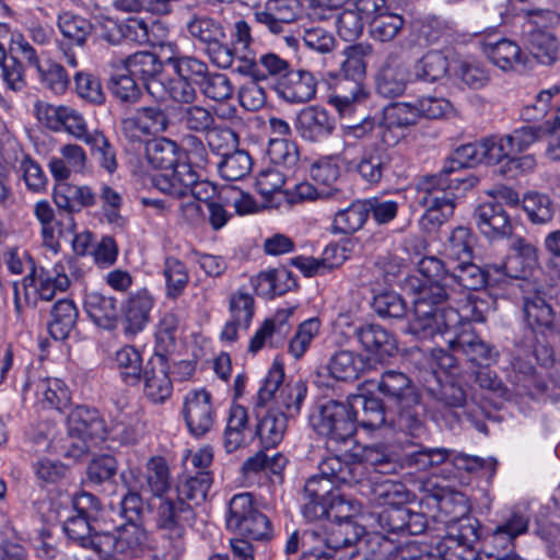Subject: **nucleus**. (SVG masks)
<instances>
[{
    "label": "nucleus",
    "instance_id": "1",
    "mask_svg": "<svg viewBox=\"0 0 560 560\" xmlns=\"http://www.w3.org/2000/svg\"><path fill=\"white\" fill-rule=\"evenodd\" d=\"M319 474L308 478L304 485L302 514L308 521H316L328 514L329 503L338 493L336 486H354L364 478V466L353 455H331L322 459Z\"/></svg>",
    "mask_w": 560,
    "mask_h": 560
},
{
    "label": "nucleus",
    "instance_id": "2",
    "mask_svg": "<svg viewBox=\"0 0 560 560\" xmlns=\"http://www.w3.org/2000/svg\"><path fill=\"white\" fill-rule=\"evenodd\" d=\"M418 271L430 283L419 288L413 300V319L409 323L408 330L419 339H430L433 331L439 329L433 311L450 299L448 277L452 269L444 261L434 256H425L418 261Z\"/></svg>",
    "mask_w": 560,
    "mask_h": 560
},
{
    "label": "nucleus",
    "instance_id": "3",
    "mask_svg": "<svg viewBox=\"0 0 560 560\" xmlns=\"http://www.w3.org/2000/svg\"><path fill=\"white\" fill-rule=\"evenodd\" d=\"M472 185V180L464 177L425 176L420 184L424 192L422 203L427 207L422 217L424 228L434 230L447 221L454 213L457 192Z\"/></svg>",
    "mask_w": 560,
    "mask_h": 560
},
{
    "label": "nucleus",
    "instance_id": "4",
    "mask_svg": "<svg viewBox=\"0 0 560 560\" xmlns=\"http://www.w3.org/2000/svg\"><path fill=\"white\" fill-rule=\"evenodd\" d=\"M313 430L326 438V448L337 451L347 445L357 432V411L347 401L327 400L319 404L310 417Z\"/></svg>",
    "mask_w": 560,
    "mask_h": 560
},
{
    "label": "nucleus",
    "instance_id": "5",
    "mask_svg": "<svg viewBox=\"0 0 560 560\" xmlns=\"http://www.w3.org/2000/svg\"><path fill=\"white\" fill-rule=\"evenodd\" d=\"M283 380L284 371L282 365L273 363L258 390L257 404L264 406L272 399L275 404L272 410L281 411L290 419L300 413L301 406L307 394V386L302 380L282 384Z\"/></svg>",
    "mask_w": 560,
    "mask_h": 560
},
{
    "label": "nucleus",
    "instance_id": "6",
    "mask_svg": "<svg viewBox=\"0 0 560 560\" xmlns=\"http://www.w3.org/2000/svg\"><path fill=\"white\" fill-rule=\"evenodd\" d=\"M195 518L191 503L160 498L155 506V525L163 534V538L170 544L168 553L173 560H177L185 551L186 528Z\"/></svg>",
    "mask_w": 560,
    "mask_h": 560
},
{
    "label": "nucleus",
    "instance_id": "7",
    "mask_svg": "<svg viewBox=\"0 0 560 560\" xmlns=\"http://www.w3.org/2000/svg\"><path fill=\"white\" fill-rule=\"evenodd\" d=\"M190 37L203 46V50L217 67L229 69L234 51L226 43L225 27L221 21L207 15H192L186 23Z\"/></svg>",
    "mask_w": 560,
    "mask_h": 560
},
{
    "label": "nucleus",
    "instance_id": "8",
    "mask_svg": "<svg viewBox=\"0 0 560 560\" xmlns=\"http://www.w3.org/2000/svg\"><path fill=\"white\" fill-rule=\"evenodd\" d=\"M225 523L229 530L253 540L265 539L270 533V522L257 509L250 492L237 493L232 497Z\"/></svg>",
    "mask_w": 560,
    "mask_h": 560
},
{
    "label": "nucleus",
    "instance_id": "9",
    "mask_svg": "<svg viewBox=\"0 0 560 560\" xmlns=\"http://www.w3.org/2000/svg\"><path fill=\"white\" fill-rule=\"evenodd\" d=\"M479 539L480 523L478 520L465 516L452 522L443 542L446 560L476 559L475 545Z\"/></svg>",
    "mask_w": 560,
    "mask_h": 560
},
{
    "label": "nucleus",
    "instance_id": "10",
    "mask_svg": "<svg viewBox=\"0 0 560 560\" xmlns=\"http://www.w3.org/2000/svg\"><path fill=\"white\" fill-rule=\"evenodd\" d=\"M121 63L122 70L138 78L154 100H165L163 63L155 54L138 51L122 59Z\"/></svg>",
    "mask_w": 560,
    "mask_h": 560
},
{
    "label": "nucleus",
    "instance_id": "11",
    "mask_svg": "<svg viewBox=\"0 0 560 560\" xmlns=\"http://www.w3.org/2000/svg\"><path fill=\"white\" fill-rule=\"evenodd\" d=\"M302 14L300 0H267L264 7L253 12L255 21L275 35L283 34Z\"/></svg>",
    "mask_w": 560,
    "mask_h": 560
},
{
    "label": "nucleus",
    "instance_id": "12",
    "mask_svg": "<svg viewBox=\"0 0 560 560\" xmlns=\"http://www.w3.org/2000/svg\"><path fill=\"white\" fill-rule=\"evenodd\" d=\"M57 27L63 37L58 47L65 57V61L71 68H77L78 59L72 46L83 47L93 31V25L88 19L66 11L58 14Z\"/></svg>",
    "mask_w": 560,
    "mask_h": 560
},
{
    "label": "nucleus",
    "instance_id": "13",
    "mask_svg": "<svg viewBox=\"0 0 560 560\" xmlns=\"http://www.w3.org/2000/svg\"><path fill=\"white\" fill-rule=\"evenodd\" d=\"M104 537L108 548L102 547L98 560H107L115 552L137 557L148 547V533L139 522H127L115 532L105 530Z\"/></svg>",
    "mask_w": 560,
    "mask_h": 560
},
{
    "label": "nucleus",
    "instance_id": "14",
    "mask_svg": "<svg viewBox=\"0 0 560 560\" xmlns=\"http://www.w3.org/2000/svg\"><path fill=\"white\" fill-rule=\"evenodd\" d=\"M446 302L433 311L432 319L436 322L439 329L434 330L430 338L435 335H451L463 329V326H471L470 322L482 323L486 316L482 310L483 301L468 300L460 311L446 306Z\"/></svg>",
    "mask_w": 560,
    "mask_h": 560
},
{
    "label": "nucleus",
    "instance_id": "15",
    "mask_svg": "<svg viewBox=\"0 0 560 560\" xmlns=\"http://www.w3.org/2000/svg\"><path fill=\"white\" fill-rule=\"evenodd\" d=\"M183 416L192 435L202 436L209 432L215 419L211 394L206 389L190 390L184 400Z\"/></svg>",
    "mask_w": 560,
    "mask_h": 560
},
{
    "label": "nucleus",
    "instance_id": "16",
    "mask_svg": "<svg viewBox=\"0 0 560 560\" xmlns=\"http://www.w3.org/2000/svg\"><path fill=\"white\" fill-rule=\"evenodd\" d=\"M316 532V548L323 547L331 556L343 549L353 547L365 534V528L354 521L332 522L314 527Z\"/></svg>",
    "mask_w": 560,
    "mask_h": 560
},
{
    "label": "nucleus",
    "instance_id": "17",
    "mask_svg": "<svg viewBox=\"0 0 560 560\" xmlns=\"http://www.w3.org/2000/svg\"><path fill=\"white\" fill-rule=\"evenodd\" d=\"M409 69L396 52H389L375 74V90L384 97L404 94L409 82Z\"/></svg>",
    "mask_w": 560,
    "mask_h": 560
},
{
    "label": "nucleus",
    "instance_id": "18",
    "mask_svg": "<svg viewBox=\"0 0 560 560\" xmlns=\"http://www.w3.org/2000/svg\"><path fill=\"white\" fill-rule=\"evenodd\" d=\"M315 75L304 69H291L285 75L280 77L275 85L279 97L291 104H301L312 101L317 91Z\"/></svg>",
    "mask_w": 560,
    "mask_h": 560
},
{
    "label": "nucleus",
    "instance_id": "19",
    "mask_svg": "<svg viewBox=\"0 0 560 560\" xmlns=\"http://www.w3.org/2000/svg\"><path fill=\"white\" fill-rule=\"evenodd\" d=\"M451 335L445 339L446 343L453 351H460L468 361L489 365L495 360L497 352L493 347L477 335L471 326L464 325L462 330Z\"/></svg>",
    "mask_w": 560,
    "mask_h": 560
},
{
    "label": "nucleus",
    "instance_id": "20",
    "mask_svg": "<svg viewBox=\"0 0 560 560\" xmlns=\"http://www.w3.org/2000/svg\"><path fill=\"white\" fill-rule=\"evenodd\" d=\"M92 521L74 513L63 521L62 530L72 544L94 552L100 558L102 547L108 548V540L104 537L105 530H96Z\"/></svg>",
    "mask_w": 560,
    "mask_h": 560
},
{
    "label": "nucleus",
    "instance_id": "21",
    "mask_svg": "<svg viewBox=\"0 0 560 560\" xmlns=\"http://www.w3.org/2000/svg\"><path fill=\"white\" fill-rule=\"evenodd\" d=\"M474 221L479 232L490 240L503 238L512 232L510 215L498 200L479 205L474 211Z\"/></svg>",
    "mask_w": 560,
    "mask_h": 560
},
{
    "label": "nucleus",
    "instance_id": "22",
    "mask_svg": "<svg viewBox=\"0 0 560 560\" xmlns=\"http://www.w3.org/2000/svg\"><path fill=\"white\" fill-rule=\"evenodd\" d=\"M36 113L38 119L45 120L50 128L63 127L67 132L83 142L91 136L92 131H89L84 118L70 107L37 104Z\"/></svg>",
    "mask_w": 560,
    "mask_h": 560
},
{
    "label": "nucleus",
    "instance_id": "23",
    "mask_svg": "<svg viewBox=\"0 0 560 560\" xmlns=\"http://www.w3.org/2000/svg\"><path fill=\"white\" fill-rule=\"evenodd\" d=\"M68 433L96 444L106 439L107 428L96 409L77 406L68 415Z\"/></svg>",
    "mask_w": 560,
    "mask_h": 560
},
{
    "label": "nucleus",
    "instance_id": "24",
    "mask_svg": "<svg viewBox=\"0 0 560 560\" xmlns=\"http://www.w3.org/2000/svg\"><path fill=\"white\" fill-rule=\"evenodd\" d=\"M54 201L59 210L68 213L67 229L74 228V212H80L83 208L93 207L96 203V196L89 186H77L68 183H60L54 189Z\"/></svg>",
    "mask_w": 560,
    "mask_h": 560
},
{
    "label": "nucleus",
    "instance_id": "25",
    "mask_svg": "<svg viewBox=\"0 0 560 560\" xmlns=\"http://www.w3.org/2000/svg\"><path fill=\"white\" fill-rule=\"evenodd\" d=\"M141 380L143 381V394L151 402L163 404L171 397L173 383L162 355L147 362Z\"/></svg>",
    "mask_w": 560,
    "mask_h": 560
},
{
    "label": "nucleus",
    "instance_id": "26",
    "mask_svg": "<svg viewBox=\"0 0 560 560\" xmlns=\"http://www.w3.org/2000/svg\"><path fill=\"white\" fill-rule=\"evenodd\" d=\"M153 303V298L147 290L137 291L127 299L121 308L122 330L127 337H133L144 329L150 320Z\"/></svg>",
    "mask_w": 560,
    "mask_h": 560
},
{
    "label": "nucleus",
    "instance_id": "27",
    "mask_svg": "<svg viewBox=\"0 0 560 560\" xmlns=\"http://www.w3.org/2000/svg\"><path fill=\"white\" fill-rule=\"evenodd\" d=\"M296 130L303 139L317 142L332 133L335 130V118L322 107L308 106L299 113Z\"/></svg>",
    "mask_w": 560,
    "mask_h": 560
},
{
    "label": "nucleus",
    "instance_id": "28",
    "mask_svg": "<svg viewBox=\"0 0 560 560\" xmlns=\"http://www.w3.org/2000/svg\"><path fill=\"white\" fill-rule=\"evenodd\" d=\"M199 175L190 164L178 163L170 172H160L151 177L152 185L160 191L173 197H185L196 184Z\"/></svg>",
    "mask_w": 560,
    "mask_h": 560
},
{
    "label": "nucleus",
    "instance_id": "29",
    "mask_svg": "<svg viewBox=\"0 0 560 560\" xmlns=\"http://www.w3.org/2000/svg\"><path fill=\"white\" fill-rule=\"evenodd\" d=\"M395 417L389 419V428L401 431L410 436H420L424 432L425 408L421 396L416 395L413 399H407L394 405Z\"/></svg>",
    "mask_w": 560,
    "mask_h": 560
},
{
    "label": "nucleus",
    "instance_id": "30",
    "mask_svg": "<svg viewBox=\"0 0 560 560\" xmlns=\"http://www.w3.org/2000/svg\"><path fill=\"white\" fill-rule=\"evenodd\" d=\"M353 335L364 351L383 359L397 350L394 336L378 324H362L354 327Z\"/></svg>",
    "mask_w": 560,
    "mask_h": 560
},
{
    "label": "nucleus",
    "instance_id": "31",
    "mask_svg": "<svg viewBox=\"0 0 560 560\" xmlns=\"http://www.w3.org/2000/svg\"><path fill=\"white\" fill-rule=\"evenodd\" d=\"M394 160L393 151L384 147L372 145L364 150L357 171L366 183L377 184L392 171Z\"/></svg>",
    "mask_w": 560,
    "mask_h": 560
},
{
    "label": "nucleus",
    "instance_id": "32",
    "mask_svg": "<svg viewBox=\"0 0 560 560\" xmlns=\"http://www.w3.org/2000/svg\"><path fill=\"white\" fill-rule=\"evenodd\" d=\"M351 409L357 411V423L366 430L389 428V417L382 399L375 396L354 395L349 398Z\"/></svg>",
    "mask_w": 560,
    "mask_h": 560
},
{
    "label": "nucleus",
    "instance_id": "33",
    "mask_svg": "<svg viewBox=\"0 0 560 560\" xmlns=\"http://www.w3.org/2000/svg\"><path fill=\"white\" fill-rule=\"evenodd\" d=\"M523 314L527 326L533 331H551L555 327L553 308L540 291L523 298Z\"/></svg>",
    "mask_w": 560,
    "mask_h": 560
},
{
    "label": "nucleus",
    "instance_id": "34",
    "mask_svg": "<svg viewBox=\"0 0 560 560\" xmlns=\"http://www.w3.org/2000/svg\"><path fill=\"white\" fill-rule=\"evenodd\" d=\"M242 61L244 66L240 67V71L257 79H266L267 77L279 79L291 70L290 62L275 52H266L257 58L253 51H248V54L242 56Z\"/></svg>",
    "mask_w": 560,
    "mask_h": 560
},
{
    "label": "nucleus",
    "instance_id": "35",
    "mask_svg": "<svg viewBox=\"0 0 560 560\" xmlns=\"http://www.w3.org/2000/svg\"><path fill=\"white\" fill-rule=\"evenodd\" d=\"M84 310L93 323L101 328L113 329L118 322L117 300L104 293L97 291L86 293Z\"/></svg>",
    "mask_w": 560,
    "mask_h": 560
},
{
    "label": "nucleus",
    "instance_id": "36",
    "mask_svg": "<svg viewBox=\"0 0 560 560\" xmlns=\"http://www.w3.org/2000/svg\"><path fill=\"white\" fill-rule=\"evenodd\" d=\"M167 114L160 106H143L122 120L125 130H138L143 135H156L167 129Z\"/></svg>",
    "mask_w": 560,
    "mask_h": 560
},
{
    "label": "nucleus",
    "instance_id": "37",
    "mask_svg": "<svg viewBox=\"0 0 560 560\" xmlns=\"http://www.w3.org/2000/svg\"><path fill=\"white\" fill-rule=\"evenodd\" d=\"M526 43L533 57L541 65L551 66L558 60L560 44L552 32L534 27L526 33Z\"/></svg>",
    "mask_w": 560,
    "mask_h": 560
},
{
    "label": "nucleus",
    "instance_id": "38",
    "mask_svg": "<svg viewBox=\"0 0 560 560\" xmlns=\"http://www.w3.org/2000/svg\"><path fill=\"white\" fill-rule=\"evenodd\" d=\"M377 389L393 405L407 399L412 400L413 396L419 395L411 380L405 373L394 370H388L382 374L377 382Z\"/></svg>",
    "mask_w": 560,
    "mask_h": 560
},
{
    "label": "nucleus",
    "instance_id": "39",
    "mask_svg": "<svg viewBox=\"0 0 560 560\" xmlns=\"http://www.w3.org/2000/svg\"><path fill=\"white\" fill-rule=\"evenodd\" d=\"M482 51L493 65L504 71L525 65L518 45L506 38H501L494 43H482Z\"/></svg>",
    "mask_w": 560,
    "mask_h": 560
},
{
    "label": "nucleus",
    "instance_id": "40",
    "mask_svg": "<svg viewBox=\"0 0 560 560\" xmlns=\"http://www.w3.org/2000/svg\"><path fill=\"white\" fill-rule=\"evenodd\" d=\"M482 140L479 142L467 143L457 148L453 154L445 161L440 173L435 176L444 178L460 177L458 172L462 168L471 167L483 163Z\"/></svg>",
    "mask_w": 560,
    "mask_h": 560
},
{
    "label": "nucleus",
    "instance_id": "41",
    "mask_svg": "<svg viewBox=\"0 0 560 560\" xmlns=\"http://www.w3.org/2000/svg\"><path fill=\"white\" fill-rule=\"evenodd\" d=\"M212 481V476L208 470L186 476L176 486L177 499L185 503H191V508L200 505L206 501Z\"/></svg>",
    "mask_w": 560,
    "mask_h": 560
},
{
    "label": "nucleus",
    "instance_id": "42",
    "mask_svg": "<svg viewBox=\"0 0 560 560\" xmlns=\"http://www.w3.org/2000/svg\"><path fill=\"white\" fill-rule=\"evenodd\" d=\"M365 359L353 351L340 350L335 352L328 362L329 374L337 381H354L363 372Z\"/></svg>",
    "mask_w": 560,
    "mask_h": 560
},
{
    "label": "nucleus",
    "instance_id": "43",
    "mask_svg": "<svg viewBox=\"0 0 560 560\" xmlns=\"http://www.w3.org/2000/svg\"><path fill=\"white\" fill-rule=\"evenodd\" d=\"M368 208L364 199L352 201L347 208L339 209L334 217L331 232L334 234H353L361 230L368 221Z\"/></svg>",
    "mask_w": 560,
    "mask_h": 560
},
{
    "label": "nucleus",
    "instance_id": "44",
    "mask_svg": "<svg viewBox=\"0 0 560 560\" xmlns=\"http://www.w3.org/2000/svg\"><path fill=\"white\" fill-rule=\"evenodd\" d=\"M139 492L162 498L171 487L170 469L165 458L151 457L145 466L144 481L139 483Z\"/></svg>",
    "mask_w": 560,
    "mask_h": 560
},
{
    "label": "nucleus",
    "instance_id": "45",
    "mask_svg": "<svg viewBox=\"0 0 560 560\" xmlns=\"http://www.w3.org/2000/svg\"><path fill=\"white\" fill-rule=\"evenodd\" d=\"M448 281L451 282L450 296L453 292L462 289L477 291L487 285L483 268L470 260H463L454 266L452 268V277H448Z\"/></svg>",
    "mask_w": 560,
    "mask_h": 560
},
{
    "label": "nucleus",
    "instance_id": "46",
    "mask_svg": "<svg viewBox=\"0 0 560 560\" xmlns=\"http://www.w3.org/2000/svg\"><path fill=\"white\" fill-rule=\"evenodd\" d=\"M78 310L71 300L62 299L55 303L51 310V320L48 328L56 340L66 339L75 326Z\"/></svg>",
    "mask_w": 560,
    "mask_h": 560
},
{
    "label": "nucleus",
    "instance_id": "47",
    "mask_svg": "<svg viewBox=\"0 0 560 560\" xmlns=\"http://www.w3.org/2000/svg\"><path fill=\"white\" fill-rule=\"evenodd\" d=\"M289 418L281 411L270 409L257 423L256 434L266 447L277 446L287 431Z\"/></svg>",
    "mask_w": 560,
    "mask_h": 560
},
{
    "label": "nucleus",
    "instance_id": "48",
    "mask_svg": "<svg viewBox=\"0 0 560 560\" xmlns=\"http://www.w3.org/2000/svg\"><path fill=\"white\" fill-rule=\"evenodd\" d=\"M364 466V478L359 485H363L366 475V465L374 468V470L382 475L395 474L398 464L387 446L381 444L370 445L363 448L362 455L359 457L353 454Z\"/></svg>",
    "mask_w": 560,
    "mask_h": 560
},
{
    "label": "nucleus",
    "instance_id": "49",
    "mask_svg": "<svg viewBox=\"0 0 560 560\" xmlns=\"http://www.w3.org/2000/svg\"><path fill=\"white\" fill-rule=\"evenodd\" d=\"M292 284H294V280L284 269L264 271L252 279V285L256 293L269 298L285 293Z\"/></svg>",
    "mask_w": 560,
    "mask_h": 560
},
{
    "label": "nucleus",
    "instance_id": "50",
    "mask_svg": "<svg viewBox=\"0 0 560 560\" xmlns=\"http://www.w3.org/2000/svg\"><path fill=\"white\" fill-rule=\"evenodd\" d=\"M253 167V160L249 153L243 149L235 148L218 163V171L226 180H240L246 177Z\"/></svg>",
    "mask_w": 560,
    "mask_h": 560
},
{
    "label": "nucleus",
    "instance_id": "51",
    "mask_svg": "<svg viewBox=\"0 0 560 560\" xmlns=\"http://www.w3.org/2000/svg\"><path fill=\"white\" fill-rule=\"evenodd\" d=\"M522 208L533 224H546L555 215V206L550 197L538 191L526 192L522 200Z\"/></svg>",
    "mask_w": 560,
    "mask_h": 560
},
{
    "label": "nucleus",
    "instance_id": "52",
    "mask_svg": "<svg viewBox=\"0 0 560 560\" xmlns=\"http://www.w3.org/2000/svg\"><path fill=\"white\" fill-rule=\"evenodd\" d=\"M149 163L161 172H170L178 164V147L170 139H159L147 145Z\"/></svg>",
    "mask_w": 560,
    "mask_h": 560
},
{
    "label": "nucleus",
    "instance_id": "53",
    "mask_svg": "<svg viewBox=\"0 0 560 560\" xmlns=\"http://www.w3.org/2000/svg\"><path fill=\"white\" fill-rule=\"evenodd\" d=\"M84 143L90 147L91 154L100 167L108 174L116 172L118 167L116 149L102 131L93 130Z\"/></svg>",
    "mask_w": 560,
    "mask_h": 560
},
{
    "label": "nucleus",
    "instance_id": "54",
    "mask_svg": "<svg viewBox=\"0 0 560 560\" xmlns=\"http://www.w3.org/2000/svg\"><path fill=\"white\" fill-rule=\"evenodd\" d=\"M362 486H368L371 489V495L380 503L388 504L389 506L401 504L407 500V491L401 482L392 479H370L365 478Z\"/></svg>",
    "mask_w": 560,
    "mask_h": 560
},
{
    "label": "nucleus",
    "instance_id": "55",
    "mask_svg": "<svg viewBox=\"0 0 560 560\" xmlns=\"http://www.w3.org/2000/svg\"><path fill=\"white\" fill-rule=\"evenodd\" d=\"M339 88L347 92H336L329 97V104L336 108L340 116L350 117L354 114L357 106L366 101L369 92L363 84L354 82H349V85H339Z\"/></svg>",
    "mask_w": 560,
    "mask_h": 560
},
{
    "label": "nucleus",
    "instance_id": "56",
    "mask_svg": "<svg viewBox=\"0 0 560 560\" xmlns=\"http://www.w3.org/2000/svg\"><path fill=\"white\" fill-rule=\"evenodd\" d=\"M115 362L126 384L136 385L140 382L144 366L141 353L132 346H125L115 354Z\"/></svg>",
    "mask_w": 560,
    "mask_h": 560
},
{
    "label": "nucleus",
    "instance_id": "57",
    "mask_svg": "<svg viewBox=\"0 0 560 560\" xmlns=\"http://www.w3.org/2000/svg\"><path fill=\"white\" fill-rule=\"evenodd\" d=\"M178 120L186 130L205 135L215 122V116L209 108L192 103L180 106Z\"/></svg>",
    "mask_w": 560,
    "mask_h": 560
},
{
    "label": "nucleus",
    "instance_id": "58",
    "mask_svg": "<svg viewBox=\"0 0 560 560\" xmlns=\"http://www.w3.org/2000/svg\"><path fill=\"white\" fill-rule=\"evenodd\" d=\"M108 90L116 100L126 104L138 102L142 94L136 78L122 67L110 75Z\"/></svg>",
    "mask_w": 560,
    "mask_h": 560
},
{
    "label": "nucleus",
    "instance_id": "59",
    "mask_svg": "<svg viewBox=\"0 0 560 560\" xmlns=\"http://www.w3.org/2000/svg\"><path fill=\"white\" fill-rule=\"evenodd\" d=\"M34 387L37 400L43 408L61 409L69 401L68 390L59 380H39Z\"/></svg>",
    "mask_w": 560,
    "mask_h": 560
},
{
    "label": "nucleus",
    "instance_id": "60",
    "mask_svg": "<svg viewBox=\"0 0 560 560\" xmlns=\"http://www.w3.org/2000/svg\"><path fill=\"white\" fill-rule=\"evenodd\" d=\"M368 48L363 45H354L345 50L346 59L341 63L345 79L339 82V85H349V82L362 84L366 71L364 56Z\"/></svg>",
    "mask_w": 560,
    "mask_h": 560
},
{
    "label": "nucleus",
    "instance_id": "61",
    "mask_svg": "<svg viewBox=\"0 0 560 560\" xmlns=\"http://www.w3.org/2000/svg\"><path fill=\"white\" fill-rule=\"evenodd\" d=\"M474 235L469 229L457 226L452 231L444 244L445 255L455 261L471 260Z\"/></svg>",
    "mask_w": 560,
    "mask_h": 560
},
{
    "label": "nucleus",
    "instance_id": "62",
    "mask_svg": "<svg viewBox=\"0 0 560 560\" xmlns=\"http://www.w3.org/2000/svg\"><path fill=\"white\" fill-rule=\"evenodd\" d=\"M405 19L401 14L389 11V8L370 24L371 36L382 43L394 40L402 31Z\"/></svg>",
    "mask_w": 560,
    "mask_h": 560
},
{
    "label": "nucleus",
    "instance_id": "63",
    "mask_svg": "<svg viewBox=\"0 0 560 560\" xmlns=\"http://www.w3.org/2000/svg\"><path fill=\"white\" fill-rule=\"evenodd\" d=\"M205 139L209 149L221 156L237 148L240 141L238 135L232 127L217 122L205 133Z\"/></svg>",
    "mask_w": 560,
    "mask_h": 560
},
{
    "label": "nucleus",
    "instance_id": "64",
    "mask_svg": "<svg viewBox=\"0 0 560 560\" xmlns=\"http://www.w3.org/2000/svg\"><path fill=\"white\" fill-rule=\"evenodd\" d=\"M447 59L438 50L423 55L413 67L417 79L433 82L443 78L447 72Z\"/></svg>",
    "mask_w": 560,
    "mask_h": 560
}]
</instances>
